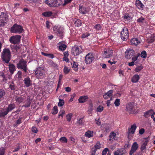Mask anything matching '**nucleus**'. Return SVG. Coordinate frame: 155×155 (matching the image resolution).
Returning <instances> with one entry per match:
<instances>
[{
  "label": "nucleus",
  "mask_w": 155,
  "mask_h": 155,
  "mask_svg": "<svg viewBox=\"0 0 155 155\" xmlns=\"http://www.w3.org/2000/svg\"><path fill=\"white\" fill-rule=\"evenodd\" d=\"M116 107L119 106L120 105V100L119 99H116L114 103Z\"/></svg>",
  "instance_id": "44"
},
{
  "label": "nucleus",
  "mask_w": 155,
  "mask_h": 155,
  "mask_svg": "<svg viewBox=\"0 0 155 155\" xmlns=\"http://www.w3.org/2000/svg\"><path fill=\"white\" fill-rule=\"evenodd\" d=\"M129 36L128 29L126 27L123 28L120 32V37L123 41H126Z\"/></svg>",
  "instance_id": "5"
},
{
  "label": "nucleus",
  "mask_w": 155,
  "mask_h": 155,
  "mask_svg": "<svg viewBox=\"0 0 155 155\" xmlns=\"http://www.w3.org/2000/svg\"><path fill=\"white\" fill-rule=\"evenodd\" d=\"M49 64L51 66L54 67H56L57 66V64L52 61H50L49 62Z\"/></svg>",
  "instance_id": "59"
},
{
  "label": "nucleus",
  "mask_w": 155,
  "mask_h": 155,
  "mask_svg": "<svg viewBox=\"0 0 155 155\" xmlns=\"http://www.w3.org/2000/svg\"><path fill=\"white\" fill-rule=\"evenodd\" d=\"M5 94V93L4 90L2 89H0V101Z\"/></svg>",
  "instance_id": "41"
},
{
  "label": "nucleus",
  "mask_w": 155,
  "mask_h": 155,
  "mask_svg": "<svg viewBox=\"0 0 155 155\" xmlns=\"http://www.w3.org/2000/svg\"><path fill=\"white\" fill-rule=\"evenodd\" d=\"M93 110V105L92 103H90L88 108V111L89 112H92Z\"/></svg>",
  "instance_id": "47"
},
{
  "label": "nucleus",
  "mask_w": 155,
  "mask_h": 155,
  "mask_svg": "<svg viewBox=\"0 0 155 155\" xmlns=\"http://www.w3.org/2000/svg\"><path fill=\"white\" fill-rule=\"evenodd\" d=\"M135 54L134 51L130 48L128 49L125 52V56L127 59H130Z\"/></svg>",
  "instance_id": "13"
},
{
  "label": "nucleus",
  "mask_w": 155,
  "mask_h": 155,
  "mask_svg": "<svg viewBox=\"0 0 155 155\" xmlns=\"http://www.w3.org/2000/svg\"><path fill=\"white\" fill-rule=\"evenodd\" d=\"M17 67L19 69L22 70L25 73L27 72V62L23 59H21L17 64Z\"/></svg>",
  "instance_id": "3"
},
{
  "label": "nucleus",
  "mask_w": 155,
  "mask_h": 155,
  "mask_svg": "<svg viewBox=\"0 0 155 155\" xmlns=\"http://www.w3.org/2000/svg\"><path fill=\"white\" fill-rule=\"evenodd\" d=\"M23 31V29L20 25L15 24L11 28V32L12 33H21Z\"/></svg>",
  "instance_id": "7"
},
{
  "label": "nucleus",
  "mask_w": 155,
  "mask_h": 155,
  "mask_svg": "<svg viewBox=\"0 0 155 155\" xmlns=\"http://www.w3.org/2000/svg\"><path fill=\"white\" fill-rule=\"evenodd\" d=\"M5 148L1 147L0 148V155H5Z\"/></svg>",
  "instance_id": "49"
},
{
  "label": "nucleus",
  "mask_w": 155,
  "mask_h": 155,
  "mask_svg": "<svg viewBox=\"0 0 155 155\" xmlns=\"http://www.w3.org/2000/svg\"><path fill=\"white\" fill-rule=\"evenodd\" d=\"M116 136V134L114 132L111 133L110 135V140H113L115 139Z\"/></svg>",
  "instance_id": "34"
},
{
  "label": "nucleus",
  "mask_w": 155,
  "mask_h": 155,
  "mask_svg": "<svg viewBox=\"0 0 155 155\" xmlns=\"http://www.w3.org/2000/svg\"><path fill=\"white\" fill-rule=\"evenodd\" d=\"M78 65L77 63L74 61H73V65L72 67V68H73V70H74L75 71H78Z\"/></svg>",
  "instance_id": "30"
},
{
  "label": "nucleus",
  "mask_w": 155,
  "mask_h": 155,
  "mask_svg": "<svg viewBox=\"0 0 155 155\" xmlns=\"http://www.w3.org/2000/svg\"><path fill=\"white\" fill-rule=\"evenodd\" d=\"M59 106H62L64 104V101L63 100L59 99Z\"/></svg>",
  "instance_id": "46"
},
{
  "label": "nucleus",
  "mask_w": 155,
  "mask_h": 155,
  "mask_svg": "<svg viewBox=\"0 0 155 155\" xmlns=\"http://www.w3.org/2000/svg\"><path fill=\"white\" fill-rule=\"evenodd\" d=\"M8 20V15L7 14L2 12L0 15V26H4Z\"/></svg>",
  "instance_id": "4"
},
{
  "label": "nucleus",
  "mask_w": 155,
  "mask_h": 155,
  "mask_svg": "<svg viewBox=\"0 0 155 155\" xmlns=\"http://www.w3.org/2000/svg\"><path fill=\"white\" fill-rule=\"evenodd\" d=\"M58 0H46L45 3L51 7H57L58 4Z\"/></svg>",
  "instance_id": "14"
},
{
  "label": "nucleus",
  "mask_w": 155,
  "mask_h": 155,
  "mask_svg": "<svg viewBox=\"0 0 155 155\" xmlns=\"http://www.w3.org/2000/svg\"><path fill=\"white\" fill-rule=\"evenodd\" d=\"M148 143V140H145L143 144L141 146L140 150L141 151H143V150L146 149V146L147 145Z\"/></svg>",
  "instance_id": "31"
},
{
  "label": "nucleus",
  "mask_w": 155,
  "mask_h": 155,
  "mask_svg": "<svg viewBox=\"0 0 155 155\" xmlns=\"http://www.w3.org/2000/svg\"><path fill=\"white\" fill-rule=\"evenodd\" d=\"M88 99V97L87 96H81L78 99L79 103H83L86 102Z\"/></svg>",
  "instance_id": "21"
},
{
  "label": "nucleus",
  "mask_w": 155,
  "mask_h": 155,
  "mask_svg": "<svg viewBox=\"0 0 155 155\" xmlns=\"http://www.w3.org/2000/svg\"><path fill=\"white\" fill-rule=\"evenodd\" d=\"M144 19L142 17L139 18L137 20V21L138 22L142 23L143 22V21L144 20Z\"/></svg>",
  "instance_id": "61"
},
{
  "label": "nucleus",
  "mask_w": 155,
  "mask_h": 155,
  "mask_svg": "<svg viewBox=\"0 0 155 155\" xmlns=\"http://www.w3.org/2000/svg\"><path fill=\"white\" fill-rule=\"evenodd\" d=\"M64 58H67L69 55L68 52V51L64 52Z\"/></svg>",
  "instance_id": "60"
},
{
  "label": "nucleus",
  "mask_w": 155,
  "mask_h": 155,
  "mask_svg": "<svg viewBox=\"0 0 155 155\" xmlns=\"http://www.w3.org/2000/svg\"><path fill=\"white\" fill-rule=\"evenodd\" d=\"M63 70L64 73L66 74H68L70 71V70L68 69V68L65 66L64 67Z\"/></svg>",
  "instance_id": "54"
},
{
  "label": "nucleus",
  "mask_w": 155,
  "mask_h": 155,
  "mask_svg": "<svg viewBox=\"0 0 155 155\" xmlns=\"http://www.w3.org/2000/svg\"><path fill=\"white\" fill-rule=\"evenodd\" d=\"M130 42L131 45L137 46L140 43V41L138 38H134L131 40Z\"/></svg>",
  "instance_id": "24"
},
{
  "label": "nucleus",
  "mask_w": 155,
  "mask_h": 155,
  "mask_svg": "<svg viewBox=\"0 0 155 155\" xmlns=\"http://www.w3.org/2000/svg\"><path fill=\"white\" fill-rule=\"evenodd\" d=\"M94 28L97 31H98L101 29V26L100 24H97L94 26Z\"/></svg>",
  "instance_id": "36"
},
{
  "label": "nucleus",
  "mask_w": 155,
  "mask_h": 155,
  "mask_svg": "<svg viewBox=\"0 0 155 155\" xmlns=\"http://www.w3.org/2000/svg\"><path fill=\"white\" fill-rule=\"evenodd\" d=\"M82 51V49L81 47L75 46L72 48L71 52L74 56H76L80 54Z\"/></svg>",
  "instance_id": "10"
},
{
  "label": "nucleus",
  "mask_w": 155,
  "mask_h": 155,
  "mask_svg": "<svg viewBox=\"0 0 155 155\" xmlns=\"http://www.w3.org/2000/svg\"><path fill=\"white\" fill-rule=\"evenodd\" d=\"M15 76L16 78H17L18 79H20L21 78H22L21 71H18Z\"/></svg>",
  "instance_id": "37"
},
{
  "label": "nucleus",
  "mask_w": 155,
  "mask_h": 155,
  "mask_svg": "<svg viewBox=\"0 0 155 155\" xmlns=\"http://www.w3.org/2000/svg\"><path fill=\"white\" fill-rule=\"evenodd\" d=\"M140 54L139 53L138 54V55L136 56H133L132 58V60L133 61H134V62L136 61L138 59V56L140 55Z\"/></svg>",
  "instance_id": "55"
},
{
  "label": "nucleus",
  "mask_w": 155,
  "mask_h": 155,
  "mask_svg": "<svg viewBox=\"0 0 155 155\" xmlns=\"http://www.w3.org/2000/svg\"><path fill=\"white\" fill-rule=\"evenodd\" d=\"M101 144L99 142H97L96 144L94 146V148H96L97 149H100L101 148Z\"/></svg>",
  "instance_id": "52"
},
{
  "label": "nucleus",
  "mask_w": 155,
  "mask_h": 155,
  "mask_svg": "<svg viewBox=\"0 0 155 155\" xmlns=\"http://www.w3.org/2000/svg\"><path fill=\"white\" fill-rule=\"evenodd\" d=\"M89 35L90 34L87 32H86V33L82 34L81 38H84L88 37Z\"/></svg>",
  "instance_id": "53"
},
{
  "label": "nucleus",
  "mask_w": 155,
  "mask_h": 155,
  "mask_svg": "<svg viewBox=\"0 0 155 155\" xmlns=\"http://www.w3.org/2000/svg\"><path fill=\"white\" fill-rule=\"evenodd\" d=\"M138 144L137 142H134L132 146L131 150L129 152V155H132L137 150Z\"/></svg>",
  "instance_id": "15"
},
{
  "label": "nucleus",
  "mask_w": 155,
  "mask_h": 155,
  "mask_svg": "<svg viewBox=\"0 0 155 155\" xmlns=\"http://www.w3.org/2000/svg\"><path fill=\"white\" fill-rule=\"evenodd\" d=\"M125 153V150L124 148L119 149L116 151L114 152L115 155H123Z\"/></svg>",
  "instance_id": "20"
},
{
  "label": "nucleus",
  "mask_w": 155,
  "mask_h": 155,
  "mask_svg": "<svg viewBox=\"0 0 155 155\" xmlns=\"http://www.w3.org/2000/svg\"><path fill=\"white\" fill-rule=\"evenodd\" d=\"M42 15L45 17H48L51 15L52 12L50 11L42 13Z\"/></svg>",
  "instance_id": "32"
},
{
  "label": "nucleus",
  "mask_w": 155,
  "mask_h": 155,
  "mask_svg": "<svg viewBox=\"0 0 155 155\" xmlns=\"http://www.w3.org/2000/svg\"><path fill=\"white\" fill-rule=\"evenodd\" d=\"M93 131L88 130L85 134V136L88 138L92 137H93Z\"/></svg>",
  "instance_id": "27"
},
{
  "label": "nucleus",
  "mask_w": 155,
  "mask_h": 155,
  "mask_svg": "<svg viewBox=\"0 0 155 155\" xmlns=\"http://www.w3.org/2000/svg\"><path fill=\"white\" fill-rule=\"evenodd\" d=\"M16 100L17 102H18L19 103H21L23 101V99L22 97H19L17 98L16 99Z\"/></svg>",
  "instance_id": "63"
},
{
  "label": "nucleus",
  "mask_w": 155,
  "mask_h": 155,
  "mask_svg": "<svg viewBox=\"0 0 155 155\" xmlns=\"http://www.w3.org/2000/svg\"><path fill=\"white\" fill-rule=\"evenodd\" d=\"M109 151L108 148H105L103 151L102 153V155H106L107 151Z\"/></svg>",
  "instance_id": "56"
},
{
  "label": "nucleus",
  "mask_w": 155,
  "mask_h": 155,
  "mask_svg": "<svg viewBox=\"0 0 155 155\" xmlns=\"http://www.w3.org/2000/svg\"><path fill=\"white\" fill-rule=\"evenodd\" d=\"M137 127L136 124H134L132 125L130 128L129 129V133L131 134H134Z\"/></svg>",
  "instance_id": "25"
},
{
  "label": "nucleus",
  "mask_w": 155,
  "mask_h": 155,
  "mask_svg": "<svg viewBox=\"0 0 155 155\" xmlns=\"http://www.w3.org/2000/svg\"><path fill=\"white\" fill-rule=\"evenodd\" d=\"M67 47V45L64 41H61L59 42V50L60 51H64Z\"/></svg>",
  "instance_id": "18"
},
{
  "label": "nucleus",
  "mask_w": 155,
  "mask_h": 155,
  "mask_svg": "<svg viewBox=\"0 0 155 155\" xmlns=\"http://www.w3.org/2000/svg\"><path fill=\"white\" fill-rule=\"evenodd\" d=\"M143 68V67L141 66H139L136 67L135 69L136 72H138L140 71Z\"/></svg>",
  "instance_id": "48"
},
{
  "label": "nucleus",
  "mask_w": 155,
  "mask_h": 155,
  "mask_svg": "<svg viewBox=\"0 0 155 155\" xmlns=\"http://www.w3.org/2000/svg\"><path fill=\"white\" fill-rule=\"evenodd\" d=\"M74 24L77 27H78L81 25L82 23L81 22L80 20L78 19L75 21L74 22Z\"/></svg>",
  "instance_id": "45"
},
{
  "label": "nucleus",
  "mask_w": 155,
  "mask_h": 155,
  "mask_svg": "<svg viewBox=\"0 0 155 155\" xmlns=\"http://www.w3.org/2000/svg\"><path fill=\"white\" fill-rule=\"evenodd\" d=\"M113 90H110L107 93L104 94L103 95V97L105 99H107L110 98V100H112L113 94Z\"/></svg>",
  "instance_id": "17"
},
{
  "label": "nucleus",
  "mask_w": 155,
  "mask_h": 155,
  "mask_svg": "<svg viewBox=\"0 0 155 155\" xmlns=\"http://www.w3.org/2000/svg\"><path fill=\"white\" fill-rule=\"evenodd\" d=\"M140 55L141 58H146L147 55L146 52L145 51H142L141 52Z\"/></svg>",
  "instance_id": "43"
},
{
  "label": "nucleus",
  "mask_w": 155,
  "mask_h": 155,
  "mask_svg": "<svg viewBox=\"0 0 155 155\" xmlns=\"http://www.w3.org/2000/svg\"><path fill=\"white\" fill-rule=\"evenodd\" d=\"M153 110V109H150L146 112L144 114V116L146 118H147L150 116V115L152 114Z\"/></svg>",
  "instance_id": "29"
},
{
  "label": "nucleus",
  "mask_w": 155,
  "mask_h": 155,
  "mask_svg": "<svg viewBox=\"0 0 155 155\" xmlns=\"http://www.w3.org/2000/svg\"><path fill=\"white\" fill-rule=\"evenodd\" d=\"M79 12L82 15H85L89 11L87 8L83 5H80L79 6Z\"/></svg>",
  "instance_id": "16"
},
{
  "label": "nucleus",
  "mask_w": 155,
  "mask_h": 155,
  "mask_svg": "<svg viewBox=\"0 0 155 155\" xmlns=\"http://www.w3.org/2000/svg\"><path fill=\"white\" fill-rule=\"evenodd\" d=\"M94 56L92 53H89L87 54L86 56L85 61L87 64H91L94 60Z\"/></svg>",
  "instance_id": "11"
},
{
  "label": "nucleus",
  "mask_w": 155,
  "mask_h": 155,
  "mask_svg": "<svg viewBox=\"0 0 155 155\" xmlns=\"http://www.w3.org/2000/svg\"><path fill=\"white\" fill-rule=\"evenodd\" d=\"M2 58L5 63H8L11 59V53L8 48H5L2 53Z\"/></svg>",
  "instance_id": "1"
},
{
  "label": "nucleus",
  "mask_w": 155,
  "mask_h": 155,
  "mask_svg": "<svg viewBox=\"0 0 155 155\" xmlns=\"http://www.w3.org/2000/svg\"><path fill=\"white\" fill-rule=\"evenodd\" d=\"M9 70L11 74H13L16 70L15 66L13 64H9Z\"/></svg>",
  "instance_id": "22"
},
{
  "label": "nucleus",
  "mask_w": 155,
  "mask_h": 155,
  "mask_svg": "<svg viewBox=\"0 0 155 155\" xmlns=\"http://www.w3.org/2000/svg\"><path fill=\"white\" fill-rule=\"evenodd\" d=\"M15 107V104H10L6 108V110L3 112H0V117H4L8 113L12 110Z\"/></svg>",
  "instance_id": "6"
},
{
  "label": "nucleus",
  "mask_w": 155,
  "mask_h": 155,
  "mask_svg": "<svg viewBox=\"0 0 155 155\" xmlns=\"http://www.w3.org/2000/svg\"><path fill=\"white\" fill-rule=\"evenodd\" d=\"M24 82L26 87H28L32 84L31 81L29 78H25L24 79Z\"/></svg>",
  "instance_id": "23"
},
{
  "label": "nucleus",
  "mask_w": 155,
  "mask_h": 155,
  "mask_svg": "<svg viewBox=\"0 0 155 155\" xmlns=\"http://www.w3.org/2000/svg\"><path fill=\"white\" fill-rule=\"evenodd\" d=\"M145 132V130L143 128L140 129L139 131V133L140 134H143Z\"/></svg>",
  "instance_id": "64"
},
{
  "label": "nucleus",
  "mask_w": 155,
  "mask_h": 155,
  "mask_svg": "<svg viewBox=\"0 0 155 155\" xmlns=\"http://www.w3.org/2000/svg\"><path fill=\"white\" fill-rule=\"evenodd\" d=\"M124 18L125 21L130 20L131 19V17L129 16L128 14H125L124 16Z\"/></svg>",
  "instance_id": "42"
},
{
  "label": "nucleus",
  "mask_w": 155,
  "mask_h": 155,
  "mask_svg": "<svg viewBox=\"0 0 155 155\" xmlns=\"http://www.w3.org/2000/svg\"><path fill=\"white\" fill-rule=\"evenodd\" d=\"M22 119V117H19L16 120L15 123L14 124V126H17L22 123L21 120Z\"/></svg>",
  "instance_id": "35"
},
{
  "label": "nucleus",
  "mask_w": 155,
  "mask_h": 155,
  "mask_svg": "<svg viewBox=\"0 0 155 155\" xmlns=\"http://www.w3.org/2000/svg\"><path fill=\"white\" fill-rule=\"evenodd\" d=\"M21 36L19 35H16L11 37L9 39L11 43L14 44H18L20 41Z\"/></svg>",
  "instance_id": "12"
},
{
  "label": "nucleus",
  "mask_w": 155,
  "mask_h": 155,
  "mask_svg": "<svg viewBox=\"0 0 155 155\" xmlns=\"http://www.w3.org/2000/svg\"><path fill=\"white\" fill-rule=\"evenodd\" d=\"M104 109V107H103L101 105H99L97 107L96 111L97 112H101L103 111Z\"/></svg>",
  "instance_id": "40"
},
{
  "label": "nucleus",
  "mask_w": 155,
  "mask_h": 155,
  "mask_svg": "<svg viewBox=\"0 0 155 155\" xmlns=\"http://www.w3.org/2000/svg\"><path fill=\"white\" fill-rule=\"evenodd\" d=\"M35 74L37 78H41L45 75V72L43 68L39 67L37 68L35 72Z\"/></svg>",
  "instance_id": "8"
},
{
  "label": "nucleus",
  "mask_w": 155,
  "mask_h": 155,
  "mask_svg": "<svg viewBox=\"0 0 155 155\" xmlns=\"http://www.w3.org/2000/svg\"><path fill=\"white\" fill-rule=\"evenodd\" d=\"M0 75L2 77L3 81H5L7 80V78L5 77V75L3 73H1Z\"/></svg>",
  "instance_id": "58"
},
{
  "label": "nucleus",
  "mask_w": 155,
  "mask_h": 155,
  "mask_svg": "<svg viewBox=\"0 0 155 155\" xmlns=\"http://www.w3.org/2000/svg\"><path fill=\"white\" fill-rule=\"evenodd\" d=\"M72 115L71 113H70L66 115V119L68 121H70L71 120Z\"/></svg>",
  "instance_id": "51"
},
{
  "label": "nucleus",
  "mask_w": 155,
  "mask_h": 155,
  "mask_svg": "<svg viewBox=\"0 0 155 155\" xmlns=\"http://www.w3.org/2000/svg\"><path fill=\"white\" fill-rule=\"evenodd\" d=\"M113 51L112 49L108 48H105L104 50V52L103 54V56L104 58H108L112 56Z\"/></svg>",
  "instance_id": "9"
},
{
  "label": "nucleus",
  "mask_w": 155,
  "mask_h": 155,
  "mask_svg": "<svg viewBox=\"0 0 155 155\" xmlns=\"http://www.w3.org/2000/svg\"><path fill=\"white\" fill-rule=\"evenodd\" d=\"M64 28L63 27H60L59 28V37L61 38H63L64 35Z\"/></svg>",
  "instance_id": "26"
},
{
  "label": "nucleus",
  "mask_w": 155,
  "mask_h": 155,
  "mask_svg": "<svg viewBox=\"0 0 155 155\" xmlns=\"http://www.w3.org/2000/svg\"><path fill=\"white\" fill-rule=\"evenodd\" d=\"M137 107L134 102H130L127 104L126 110L130 114L137 113L138 111L136 110Z\"/></svg>",
  "instance_id": "2"
},
{
  "label": "nucleus",
  "mask_w": 155,
  "mask_h": 155,
  "mask_svg": "<svg viewBox=\"0 0 155 155\" xmlns=\"http://www.w3.org/2000/svg\"><path fill=\"white\" fill-rule=\"evenodd\" d=\"M97 150V149L94 147H92L91 150V153L95 154Z\"/></svg>",
  "instance_id": "62"
},
{
  "label": "nucleus",
  "mask_w": 155,
  "mask_h": 155,
  "mask_svg": "<svg viewBox=\"0 0 155 155\" xmlns=\"http://www.w3.org/2000/svg\"><path fill=\"white\" fill-rule=\"evenodd\" d=\"M58 112V107L57 106H54L51 111V113L53 114H55Z\"/></svg>",
  "instance_id": "33"
},
{
  "label": "nucleus",
  "mask_w": 155,
  "mask_h": 155,
  "mask_svg": "<svg viewBox=\"0 0 155 155\" xmlns=\"http://www.w3.org/2000/svg\"><path fill=\"white\" fill-rule=\"evenodd\" d=\"M60 141L62 143H66L68 142L67 139L65 137H62L59 139Z\"/></svg>",
  "instance_id": "39"
},
{
  "label": "nucleus",
  "mask_w": 155,
  "mask_h": 155,
  "mask_svg": "<svg viewBox=\"0 0 155 155\" xmlns=\"http://www.w3.org/2000/svg\"><path fill=\"white\" fill-rule=\"evenodd\" d=\"M31 103V101L30 99H27L26 102L25 103V105L23 106H24L26 107H28L30 106Z\"/></svg>",
  "instance_id": "38"
},
{
  "label": "nucleus",
  "mask_w": 155,
  "mask_h": 155,
  "mask_svg": "<svg viewBox=\"0 0 155 155\" xmlns=\"http://www.w3.org/2000/svg\"><path fill=\"white\" fill-rule=\"evenodd\" d=\"M140 78V77L138 75H135L132 78L131 81L133 83H136L138 81Z\"/></svg>",
  "instance_id": "28"
},
{
  "label": "nucleus",
  "mask_w": 155,
  "mask_h": 155,
  "mask_svg": "<svg viewBox=\"0 0 155 155\" xmlns=\"http://www.w3.org/2000/svg\"><path fill=\"white\" fill-rule=\"evenodd\" d=\"M137 8L140 10H142L144 7V5L140 0H136L135 4Z\"/></svg>",
  "instance_id": "19"
},
{
  "label": "nucleus",
  "mask_w": 155,
  "mask_h": 155,
  "mask_svg": "<svg viewBox=\"0 0 155 155\" xmlns=\"http://www.w3.org/2000/svg\"><path fill=\"white\" fill-rule=\"evenodd\" d=\"M9 88L12 90H15L16 88V87L13 82H12L11 84L9 85Z\"/></svg>",
  "instance_id": "50"
},
{
  "label": "nucleus",
  "mask_w": 155,
  "mask_h": 155,
  "mask_svg": "<svg viewBox=\"0 0 155 155\" xmlns=\"http://www.w3.org/2000/svg\"><path fill=\"white\" fill-rule=\"evenodd\" d=\"M65 114V111L64 110H60V114H59V118L61 116L62 117H63V116Z\"/></svg>",
  "instance_id": "57"
}]
</instances>
